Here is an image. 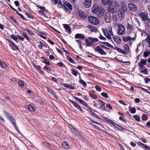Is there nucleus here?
<instances>
[{
  "instance_id": "1",
  "label": "nucleus",
  "mask_w": 150,
  "mask_h": 150,
  "mask_svg": "<svg viewBox=\"0 0 150 150\" xmlns=\"http://www.w3.org/2000/svg\"><path fill=\"white\" fill-rule=\"evenodd\" d=\"M103 31L105 36L109 40L111 39L110 35L113 36L112 28L111 26L108 28V29H102Z\"/></svg>"
},
{
  "instance_id": "2",
  "label": "nucleus",
  "mask_w": 150,
  "mask_h": 150,
  "mask_svg": "<svg viewBox=\"0 0 150 150\" xmlns=\"http://www.w3.org/2000/svg\"><path fill=\"white\" fill-rule=\"evenodd\" d=\"M117 33L120 35H124L125 32V26L121 24H117Z\"/></svg>"
},
{
  "instance_id": "3",
  "label": "nucleus",
  "mask_w": 150,
  "mask_h": 150,
  "mask_svg": "<svg viewBox=\"0 0 150 150\" xmlns=\"http://www.w3.org/2000/svg\"><path fill=\"white\" fill-rule=\"evenodd\" d=\"M88 19L90 23L94 25H97L99 23V20L96 17L89 16H88Z\"/></svg>"
},
{
  "instance_id": "4",
  "label": "nucleus",
  "mask_w": 150,
  "mask_h": 150,
  "mask_svg": "<svg viewBox=\"0 0 150 150\" xmlns=\"http://www.w3.org/2000/svg\"><path fill=\"white\" fill-rule=\"evenodd\" d=\"M103 47L102 45H98L94 48V50L96 52L101 55H105L106 54V53L103 49Z\"/></svg>"
},
{
  "instance_id": "5",
  "label": "nucleus",
  "mask_w": 150,
  "mask_h": 150,
  "mask_svg": "<svg viewBox=\"0 0 150 150\" xmlns=\"http://www.w3.org/2000/svg\"><path fill=\"white\" fill-rule=\"evenodd\" d=\"M103 8L102 7L98 6L97 4H95L92 8V11L93 13L96 14Z\"/></svg>"
},
{
  "instance_id": "6",
  "label": "nucleus",
  "mask_w": 150,
  "mask_h": 150,
  "mask_svg": "<svg viewBox=\"0 0 150 150\" xmlns=\"http://www.w3.org/2000/svg\"><path fill=\"white\" fill-rule=\"evenodd\" d=\"M139 15L143 21L146 20L149 23H150V18L148 17L147 13L142 12L139 14Z\"/></svg>"
},
{
  "instance_id": "7",
  "label": "nucleus",
  "mask_w": 150,
  "mask_h": 150,
  "mask_svg": "<svg viewBox=\"0 0 150 150\" xmlns=\"http://www.w3.org/2000/svg\"><path fill=\"white\" fill-rule=\"evenodd\" d=\"M4 115L7 117L8 118L10 121V122L12 123H13V121L12 120L13 119L15 120V119L13 118L12 116L10 114L6 111H4Z\"/></svg>"
},
{
  "instance_id": "8",
  "label": "nucleus",
  "mask_w": 150,
  "mask_h": 150,
  "mask_svg": "<svg viewBox=\"0 0 150 150\" xmlns=\"http://www.w3.org/2000/svg\"><path fill=\"white\" fill-rule=\"evenodd\" d=\"M107 9L109 13H114L116 12L117 11L116 8L113 7L111 5L108 6L107 8Z\"/></svg>"
},
{
  "instance_id": "9",
  "label": "nucleus",
  "mask_w": 150,
  "mask_h": 150,
  "mask_svg": "<svg viewBox=\"0 0 150 150\" xmlns=\"http://www.w3.org/2000/svg\"><path fill=\"white\" fill-rule=\"evenodd\" d=\"M79 16L81 18H85L87 17V14L82 10H80L78 11Z\"/></svg>"
},
{
  "instance_id": "10",
  "label": "nucleus",
  "mask_w": 150,
  "mask_h": 150,
  "mask_svg": "<svg viewBox=\"0 0 150 150\" xmlns=\"http://www.w3.org/2000/svg\"><path fill=\"white\" fill-rule=\"evenodd\" d=\"M147 59H141L140 60V62L139 63L140 67L142 69H143L144 66L146 64V61Z\"/></svg>"
},
{
  "instance_id": "11",
  "label": "nucleus",
  "mask_w": 150,
  "mask_h": 150,
  "mask_svg": "<svg viewBox=\"0 0 150 150\" xmlns=\"http://www.w3.org/2000/svg\"><path fill=\"white\" fill-rule=\"evenodd\" d=\"M102 4L104 5H111L112 3V1L111 0H101Z\"/></svg>"
},
{
  "instance_id": "12",
  "label": "nucleus",
  "mask_w": 150,
  "mask_h": 150,
  "mask_svg": "<svg viewBox=\"0 0 150 150\" xmlns=\"http://www.w3.org/2000/svg\"><path fill=\"white\" fill-rule=\"evenodd\" d=\"M105 18L106 22L110 23L111 22L110 14L109 13H106L105 16Z\"/></svg>"
},
{
  "instance_id": "13",
  "label": "nucleus",
  "mask_w": 150,
  "mask_h": 150,
  "mask_svg": "<svg viewBox=\"0 0 150 150\" xmlns=\"http://www.w3.org/2000/svg\"><path fill=\"white\" fill-rule=\"evenodd\" d=\"M91 0H85L84 3V6L86 8H89L91 4Z\"/></svg>"
},
{
  "instance_id": "14",
  "label": "nucleus",
  "mask_w": 150,
  "mask_h": 150,
  "mask_svg": "<svg viewBox=\"0 0 150 150\" xmlns=\"http://www.w3.org/2000/svg\"><path fill=\"white\" fill-rule=\"evenodd\" d=\"M69 101L72 103L74 105V106L76 108L80 111H82V109L81 108L77 103L71 100H69Z\"/></svg>"
},
{
  "instance_id": "15",
  "label": "nucleus",
  "mask_w": 150,
  "mask_h": 150,
  "mask_svg": "<svg viewBox=\"0 0 150 150\" xmlns=\"http://www.w3.org/2000/svg\"><path fill=\"white\" fill-rule=\"evenodd\" d=\"M128 7L130 10L133 11H135L137 9V7L134 4H129Z\"/></svg>"
},
{
  "instance_id": "16",
  "label": "nucleus",
  "mask_w": 150,
  "mask_h": 150,
  "mask_svg": "<svg viewBox=\"0 0 150 150\" xmlns=\"http://www.w3.org/2000/svg\"><path fill=\"white\" fill-rule=\"evenodd\" d=\"M105 13V11L103 8L101 10L99 11L98 13H96L97 16L99 18H100L102 17L104 15Z\"/></svg>"
},
{
  "instance_id": "17",
  "label": "nucleus",
  "mask_w": 150,
  "mask_h": 150,
  "mask_svg": "<svg viewBox=\"0 0 150 150\" xmlns=\"http://www.w3.org/2000/svg\"><path fill=\"white\" fill-rule=\"evenodd\" d=\"M75 38L84 39L85 38V37L83 34L81 33H77L75 36Z\"/></svg>"
},
{
  "instance_id": "18",
  "label": "nucleus",
  "mask_w": 150,
  "mask_h": 150,
  "mask_svg": "<svg viewBox=\"0 0 150 150\" xmlns=\"http://www.w3.org/2000/svg\"><path fill=\"white\" fill-rule=\"evenodd\" d=\"M64 27L66 30V31L69 34H71V29L70 26L68 25L65 24L64 25Z\"/></svg>"
},
{
  "instance_id": "19",
  "label": "nucleus",
  "mask_w": 150,
  "mask_h": 150,
  "mask_svg": "<svg viewBox=\"0 0 150 150\" xmlns=\"http://www.w3.org/2000/svg\"><path fill=\"white\" fill-rule=\"evenodd\" d=\"M138 144L139 146L142 148L145 149H149V147L146 145H145L140 142H138Z\"/></svg>"
},
{
  "instance_id": "20",
  "label": "nucleus",
  "mask_w": 150,
  "mask_h": 150,
  "mask_svg": "<svg viewBox=\"0 0 150 150\" xmlns=\"http://www.w3.org/2000/svg\"><path fill=\"white\" fill-rule=\"evenodd\" d=\"M87 27L89 29V30L92 32H96L97 30V29L96 28L94 27L91 25H88L87 26Z\"/></svg>"
},
{
  "instance_id": "21",
  "label": "nucleus",
  "mask_w": 150,
  "mask_h": 150,
  "mask_svg": "<svg viewBox=\"0 0 150 150\" xmlns=\"http://www.w3.org/2000/svg\"><path fill=\"white\" fill-rule=\"evenodd\" d=\"M62 146L65 149H68L69 147V145L66 141H63V142Z\"/></svg>"
},
{
  "instance_id": "22",
  "label": "nucleus",
  "mask_w": 150,
  "mask_h": 150,
  "mask_svg": "<svg viewBox=\"0 0 150 150\" xmlns=\"http://www.w3.org/2000/svg\"><path fill=\"white\" fill-rule=\"evenodd\" d=\"M134 39H135V38H132L129 36H126L123 37L122 39V40L124 42H126L130 40H134Z\"/></svg>"
},
{
  "instance_id": "23",
  "label": "nucleus",
  "mask_w": 150,
  "mask_h": 150,
  "mask_svg": "<svg viewBox=\"0 0 150 150\" xmlns=\"http://www.w3.org/2000/svg\"><path fill=\"white\" fill-rule=\"evenodd\" d=\"M120 5L121 6L120 8H122L126 9L127 6L125 3L122 1H121L120 2Z\"/></svg>"
},
{
  "instance_id": "24",
  "label": "nucleus",
  "mask_w": 150,
  "mask_h": 150,
  "mask_svg": "<svg viewBox=\"0 0 150 150\" xmlns=\"http://www.w3.org/2000/svg\"><path fill=\"white\" fill-rule=\"evenodd\" d=\"M46 87L47 89V91L51 94L52 96L54 98H55L56 96L55 95L54 92L48 87Z\"/></svg>"
},
{
  "instance_id": "25",
  "label": "nucleus",
  "mask_w": 150,
  "mask_h": 150,
  "mask_svg": "<svg viewBox=\"0 0 150 150\" xmlns=\"http://www.w3.org/2000/svg\"><path fill=\"white\" fill-rule=\"evenodd\" d=\"M113 39L117 43V44H119L120 43L121 41V39L120 38L118 37H114L113 38Z\"/></svg>"
},
{
  "instance_id": "26",
  "label": "nucleus",
  "mask_w": 150,
  "mask_h": 150,
  "mask_svg": "<svg viewBox=\"0 0 150 150\" xmlns=\"http://www.w3.org/2000/svg\"><path fill=\"white\" fill-rule=\"evenodd\" d=\"M113 126H114L116 128L120 130H123L124 129V127H122L121 126H120L116 123H115V124H113L112 125Z\"/></svg>"
},
{
  "instance_id": "27",
  "label": "nucleus",
  "mask_w": 150,
  "mask_h": 150,
  "mask_svg": "<svg viewBox=\"0 0 150 150\" xmlns=\"http://www.w3.org/2000/svg\"><path fill=\"white\" fill-rule=\"evenodd\" d=\"M27 108L31 111H34L35 110V108L31 105H28L27 106Z\"/></svg>"
},
{
  "instance_id": "28",
  "label": "nucleus",
  "mask_w": 150,
  "mask_h": 150,
  "mask_svg": "<svg viewBox=\"0 0 150 150\" xmlns=\"http://www.w3.org/2000/svg\"><path fill=\"white\" fill-rule=\"evenodd\" d=\"M65 6H67L70 10H72V5L70 4L68 2H66L65 3Z\"/></svg>"
},
{
  "instance_id": "29",
  "label": "nucleus",
  "mask_w": 150,
  "mask_h": 150,
  "mask_svg": "<svg viewBox=\"0 0 150 150\" xmlns=\"http://www.w3.org/2000/svg\"><path fill=\"white\" fill-rule=\"evenodd\" d=\"M86 44L89 46H90L93 44V42L89 39H86Z\"/></svg>"
},
{
  "instance_id": "30",
  "label": "nucleus",
  "mask_w": 150,
  "mask_h": 150,
  "mask_svg": "<svg viewBox=\"0 0 150 150\" xmlns=\"http://www.w3.org/2000/svg\"><path fill=\"white\" fill-rule=\"evenodd\" d=\"M118 16L119 18L121 20H123L125 18V13H118Z\"/></svg>"
},
{
  "instance_id": "31",
  "label": "nucleus",
  "mask_w": 150,
  "mask_h": 150,
  "mask_svg": "<svg viewBox=\"0 0 150 150\" xmlns=\"http://www.w3.org/2000/svg\"><path fill=\"white\" fill-rule=\"evenodd\" d=\"M103 119L105 121L112 124V125H113V124H115V122H113L112 120L105 117H103Z\"/></svg>"
},
{
  "instance_id": "32",
  "label": "nucleus",
  "mask_w": 150,
  "mask_h": 150,
  "mask_svg": "<svg viewBox=\"0 0 150 150\" xmlns=\"http://www.w3.org/2000/svg\"><path fill=\"white\" fill-rule=\"evenodd\" d=\"M102 44H103L104 45H105L107 46V47H111L112 48H114V47L112 45H111L110 44L108 43V42H103L102 43Z\"/></svg>"
},
{
  "instance_id": "33",
  "label": "nucleus",
  "mask_w": 150,
  "mask_h": 150,
  "mask_svg": "<svg viewBox=\"0 0 150 150\" xmlns=\"http://www.w3.org/2000/svg\"><path fill=\"white\" fill-rule=\"evenodd\" d=\"M88 39L90 40L93 43V42H96L98 41V40L97 38H91V37H89L88 38Z\"/></svg>"
},
{
  "instance_id": "34",
  "label": "nucleus",
  "mask_w": 150,
  "mask_h": 150,
  "mask_svg": "<svg viewBox=\"0 0 150 150\" xmlns=\"http://www.w3.org/2000/svg\"><path fill=\"white\" fill-rule=\"evenodd\" d=\"M79 83L82 84L84 87H86L87 86V84L86 82L84 81L83 80L80 79L79 81Z\"/></svg>"
},
{
  "instance_id": "35",
  "label": "nucleus",
  "mask_w": 150,
  "mask_h": 150,
  "mask_svg": "<svg viewBox=\"0 0 150 150\" xmlns=\"http://www.w3.org/2000/svg\"><path fill=\"white\" fill-rule=\"evenodd\" d=\"M12 120L13 121V123H12V124H13V125L14 126V127L16 128V129L18 131V132H19V133H20V130L18 129V128L16 126V124L15 123V122H16L15 120H14L13 119Z\"/></svg>"
},
{
  "instance_id": "36",
  "label": "nucleus",
  "mask_w": 150,
  "mask_h": 150,
  "mask_svg": "<svg viewBox=\"0 0 150 150\" xmlns=\"http://www.w3.org/2000/svg\"><path fill=\"white\" fill-rule=\"evenodd\" d=\"M0 67L3 69H5L6 68V65L3 62H2L0 60Z\"/></svg>"
},
{
  "instance_id": "37",
  "label": "nucleus",
  "mask_w": 150,
  "mask_h": 150,
  "mask_svg": "<svg viewBox=\"0 0 150 150\" xmlns=\"http://www.w3.org/2000/svg\"><path fill=\"white\" fill-rule=\"evenodd\" d=\"M150 54V52L149 51H144V54L143 57L144 58L147 57Z\"/></svg>"
},
{
  "instance_id": "38",
  "label": "nucleus",
  "mask_w": 150,
  "mask_h": 150,
  "mask_svg": "<svg viewBox=\"0 0 150 150\" xmlns=\"http://www.w3.org/2000/svg\"><path fill=\"white\" fill-rule=\"evenodd\" d=\"M43 69H47L49 71H53V70L51 68V67L47 66H45Z\"/></svg>"
},
{
  "instance_id": "39",
  "label": "nucleus",
  "mask_w": 150,
  "mask_h": 150,
  "mask_svg": "<svg viewBox=\"0 0 150 150\" xmlns=\"http://www.w3.org/2000/svg\"><path fill=\"white\" fill-rule=\"evenodd\" d=\"M22 35H23V36L25 38H26L27 40H28L29 41H30V38L26 34V33L25 32H23V33H22Z\"/></svg>"
},
{
  "instance_id": "40",
  "label": "nucleus",
  "mask_w": 150,
  "mask_h": 150,
  "mask_svg": "<svg viewBox=\"0 0 150 150\" xmlns=\"http://www.w3.org/2000/svg\"><path fill=\"white\" fill-rule=\"evenodd\" d=\"M58 4L57 7L59 8H62V7H64L63 6L65 5L64 4L62 5V2L60 0Z\"/></svg>"
},
{
  "instance_id": "41",
  "label": "nucleus",
  "mask_w": 150,
  "mask_h": 150,
  "mask_svg": "<svg viewBox=\"0 0 150 150\" xmlns=\"http://www.w3.org/2000/svg\"><path fill=\"white\" fill-rule=\"evenodd\" d=\"M8 41H9V42H10V43H11L12 45L14 46L18 50L19 49L18 47L16 45H15L14 43L12 40H8Z\"/></svg>"
},
{
  "instance_id": "42",
  "label": "nucleus",
  "mask_w": 150,
  "mask_h": 150,
  "mask_svg": "<svg viewBox=\"0 0 150 150\" xmlns=\"http://www.w3.org/2000/svg\"><path fill=\"white\" fill-rule=\"evenodd\" d=\"M67 59L71 63H74V61L68 55L67 56Z\"/></svg>"
},
{
  "instance_id": "43",
  "label": "nucleus",
  "mask_w": 150,
  "mask_h": 150,
  "mask_svg": "<svg viewBox=\"0 0 150 150\" xmlns=\"http://www.w3.org/2000/svg\"><path fill=\"white\" fill-rule=\"evenodd\" d=\"M146 42L149 43V47H150V35H148L146 38Z\"/></svg>"
},
{
  "instance_id": "44",
  "label": "nucleus",
  "mask_w": 150,
  "mask_h": 150,
  "mask_svg": "<svg viewBox=\"0 0 150 150\" xmlns=\"http://www.w3.org/2000/svg\"><path fill=\"white\" fill-rule=\"evenodd\" d=\"M63 7H63L64 8V10L67 13H71V12L70 11L69 9L65 5L63 6Z\"/></svg>"
},
{
  "instance_id": "45",
  "label": "nucleus",
  "mask_w": 150,
  "mask_h": 150,
  "mask_svg": "<svg viewBox=\"0 0 150 150\" xmlns=\"http://www.w3.org/2000/svg\"><path fill=\"white\" fill-rule=\"evenodd\" d=\"M71 74L75 76H77L78 74L77 71H76L74 69H71Z\"/></svg>"
},
{
  "instance_id": "46",
  "label": "nucleus",
  "mask_w": 150,
  "mask_h": 150,
  "mask_svg": "<svg viewBox=\"0 0 150 150\" xmlns=\"http://www.w3.org/2000/svg\"><path fill=\"white\" fill-rule=\"evenodd\" d=\"M133 117L135 118V120L139 122L140 121V117L137 115H134L133 116Z\"/></svg>"
},
{
  "instance_id": "47",
  "label": "nucleus",
  "mask_w": 150,
  "mask_h": 150,
  "mask_svg": "<svg viewBox=\"0 0 150 150\" xmlns=\"http://www.w3.org/2000/svg\"><path fill=\"white\" fill-rule=\"evenodd\" d=\"M26 14L27 16L28 17L31 19H33V16L31 15V14L29 13L28 12H27L26 13Z\"/></svg>"
},
{
  "instance_id": "48",
  "label": "nucleus",
  "mask_w": 150,
  "mask_h": 150,
  "mask_svg": "<svg viewBox=\"0 0 150 150\" xmlns=\"http://www.w3.org/2000/svg\"><path fill=\"white\" fill-rule=\"evenodd\" d=\"M148 118L146 115L145 114H144L142 116V119L143 121H146L147 120Z\"/></svg>"
},
{
  "instance_id": "49",
  "label": "nucleus",
  "mask_w": 150,
  "mask_h": 150,
  "mask_svg": "<svg viewBox=\"0 0 150 150\" xmlns=\"http://www.w3.org/2000/svg\"><path fill=\"white\" fill-rule=\"evenodd\" d=\"M11 38L16 42H17V40L18 39L14 35H12L11 36Z\"/></svg>"
},
{
  "instance_id": "50",
  "label": "nucleus",
  "mask_w": 150,
  "mask_h": 150,
  "mask_svg": "<svg viewBox=\"0 0 150 150\" xmlns=\"http://www.w3.org/2000/svg\"><path fill=\"white\" fill-rule=\"evenodd\" d=\"M101 95L105 98H108V94L105 92H103L101 93Z\"/></svg>"
},
{
  "instance_id": "51",
  "label": "nucleus",
  "mask_w": 150,
  "mask_h": 150,
  "mask_svg": "<svg viewBox=\"0 0 150 150\" xmlns=\"http://www.w3.org/2000/svg\"><path fill=\"white\" fill-rule=\"evenodd\" d=\"M95 88L96 90L98 91H100L102 90L101 88L98 85H96L95 86Z\"/></svg>"
},
{
  "instance_id": "52",
  "label": "nucleus",
  "mask_w": 150,
  "mask_h": 150,
  "mask_svg": "<svg viewBox=\"0 0 150 150\" xmlns=\"http://www.w3.org/2000/svg\"><path fill=\"white\" fill-rule=\"evenodd\" d=\"M76 135L78 137V138L81 140L82 141L83 140V137L79 133H77V134H76Z\"/></svg>"
},
{
  "instance_id": "53",
  "label": "nucleus",
  "mask_w": 150,
  "mask_h": 150,
  "mask_svg": "<svg viewBox=\"0 0 150 150\" xmlns=\"http://www.w3.org/2000/svg\"><path fill=\"white\" fill-rule=\"evenodd\" d=\"M18 84L20 86H23L24 85L23 82L21 80H20L18 81Z\"/></svg>"
},
{
  "instance_id": "54",
  "label": "nucleus",
  "mask_w": 150,
  "mask_h": 150,
  "mask_svg": "<svg viewBox=\"0 0 150 150\" xmlns=\"http://www.w3.org/2000/svg\"><path fill=\"white\" fill-rule=\"evenodd\" d=\"M74 98L76 100H77L81 104V103H82V102L83 101V100H81V99H80L79 98H78L77 97H75V96H74Z\"/></svg>"
},
{
  "instance_id": "55",
  "label": "nucleus",
  "mask_w": 150,
  "mask_h": 150,
  "mask_svg": "<svg viewBox=\"0 0 150 150\" xmlns=\"http://www.w3.org/2000/svg\"><path fill=\"white\" fill-rule=\"evenodd\" d=\"M126 10V9H123L122 8H120L119 10L118 13H125V11Z\"/></svg>"
},
{
  "instance_id": "56",
  "label": "nucleus",
  "mask_w": 150,
  "mask_h": 150,
  "mask_svg": "<svg viewBox=\"0 0 150 150\" xmlns=\"http://www.w3.org/2000/svg\"><path fill=\"white\" fill-rule=\"evenodd\" d=\"M124 47L125 49L127 52H128L129 51V46L127 45H125L124 46Z\"/></svg>"
},
{
  "instance_id": "57",
  "label": "nucleus",
  "mask_w": 150,
  "mask_h": 150,
  "mask_svg": "<svg viewBox=\"0 0 150 150\" xmlns=\"http://www.w3.org/2000/svg\"><path fill=\"white\" fill-rule=\"evenodd\" d=\"M136 110L134 108H132L131 110V112L132 114L135 113L136 112Z\"/></svg>"
},
{
  "instance_id": "58",
  "label": "nucleus",
  "mask_w": 150,
  "mask_h": 150,
  "mask_svg": "<svg viewBox=\"0 0 150 150\" xmlns=\"http://www.w3.org/2000/svg\"><path fill=\"white\" fill-rule=\"evenodd\" d=\"M44 145L45 146L49 147L50 146V144L47 142H45L43 143Z\"/></svg>"
},
{
  "instance_id": "59",
  "label": "nucleus",
  "mask_w": 150,
  "mask_h": 150,
  "mask_svg": "<svg viewBox=\"0 0 150 150\" xmlns=\"http://www.w3.org/2000/svg\"><path fill=\"white\" fill-rule=\"evenodd\" d=\"M141 72L142 73H144L145 74H147L148 72V69H146L144 70H142L141 71Z\"/></svg>"
},
{
  "instance_id": "60",
  "label": "nucleus",
  "mask_w": 150,
  "mask_h": 150,
  "mask_svg": "<svg viewBox=\"0 0 150 150\" xmlns=\"http://www.w3.org/2000/svg\"><path fill=\"white\" fill-rule=\"evenodd\" d=\"M112 20L114 22H115L117 20V16L116 15H113L112 17Z\"/></svg>"
},
{
  "instance_id": "61",
  "label": "nucleus",
  "mask_w": 150,
  "mask_h": 150,
  "mask_svg": "<svg viewBox=\"0 0 150 150\" xmlns=\"http://www.w3.org/2000/svg\"><path fill=\"white\" fill-rule=\"evenodd\" d=\"M127 28L128 29L132 30V26L130 25L129 23H128V25H127Z\"/></svg>"
},
{
  "instance_id": "62",
  "label": "nucleus",
  "mask_w": 150,
  "mask_h": 150,
  "mask_svg": "<svg viewBox=\"0 0 150 150\" xmlns=\"http://www.w3.org/2000/svg\"><path fill=\"white\" fill-rule=\"evenodd\" d=\"M51 1L55 4H56L59 2L60 0H51Z\"/></svg>"
},
{
  "instance_id": "63",
  "label": "nucleus",
  "mask_w": 150,
  "mask_h": 150,
  "mask_svg": "<svg viewBox=\"0 0 150 150\" xmlns=\"http://www.w3.org/2000/svg\"><path fill=\"white\" fill-rule=\"evenodd\" d=\"M114 4L115 6L117 7H119L120 6L119 3L117 1H114Z\"/></svg>"
},
{
  "instance_id": "64",
  "label": "nucleus",
  "mask_w": 150,
  "mask_h": 150,
  "mask_svg": "<svg viewBox=\"0 0 150 150\" xmlns=\"http://www.w3.org/2000/svg\"><path fill=\"white\" fill-rule=\"evenodd\" d=\"M58 65L60 67H63L64 65V64L62 62H59L58 63Z\"/></svg>"
}]
</instances>
